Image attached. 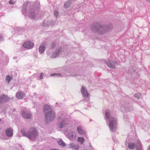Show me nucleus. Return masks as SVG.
Wrapping results in <instances>:
<instances>
[{
  "mask_svg": "<svg viewBox=\"0 0 150 150\" xmlns=\"http://www.w3.org/2000/svg\"><path fill=\"white\" fill-rule=\"evenodd\" d=\"M58 104V103H56V105H57Z\"/></svg>",
  "mask_w": 150,
  "mask_h": 150,
  "instance_id": "obj_33",
  "label": "nucleus"
},
{
  "mask_svg": "<svg viewBox=\"0 0 150 150\" xmlns=\"http://www.w3.org/2000/svg\"><path fill=\"white\" fill-rule=\"evenodd\" d=\"M57 143L60 146L64 147L66 146L65 143L63 141L62 139H59L57 141Z\"/></svg>",
  "mask_w": 150,
  "mask_h": 150,
  "instance_id": "obj_13",
  "label": "nucleus"
},
{
  "mask_svg": "<svg viewBox=\"0 0 150 150\" xmlns=\"http://www.w3.org/2000/svg\"><path fill=\"white\" fill-rule=\"evenodd\" d=\"M1 121V119H0V122Z\"/></svg>",
  "mask_w": 150,
  "mask_h": 150,
  "instance_id": "obj_34",
  "label": "nucleus"
},
{
  "mask_svg": "<svg viewBox=\"0 0 150 150\" xmlns=\"http://www.w3.org/2000/svg\"><path fill=\"white\" fill-rule=\"evenodd\" d=\"M43 74L42 73H41L40 74V75L39 76L40 79H42L43 78Z\"/></svg>",
  "mask_w": 150,
  "mask_h": 150,
  "instance_id": "obj_27",
  "label": "nucleus"
},
{
  "mask_svg": "<svg viewBox=\"0 0 150 150\" xmlns=\"http://www.w3.org/2000/svg\"><path fill=\"white\" fill-rule=\"evenodd\" d=\"M148 1H149V2H150V0Z\"/></svg>",
  "mask_w": 150,
  "mask_h": 150,
  "instance_id": "obj_35",
  "label": "nucleus"
},
{
  "mask_svg": "<svg viewBox=\"0 0 150 150\" xmlns=\"http://www.w3.org/2000/svg\"><path fill=\"white\" fill-rule=\"evenodd\" d=\"M21 115L22 117L25 119L30 120L31 118V115L28 112L23 111L21 112Z\"/></svg>",
  "mask_w": 150,
  "mask_h": 150,
  "instance_id": "obj_6",
  "label": "nucleus"
},
{
  "mask_svg": "<svg viewBox=\"0 0 150 150\" xmlns=\"http://www.w3.org/2000/svg\"><path fill=\"white\" fill-rule=\"evenodd\" d=\"M148 150H150V145L149 146Z\"/></svg>",
  "mask_w": 150,
  "mask_h": 150,
  "instance_id": "obj_30",
  "label": "nucleus"
},
{
  "mask_svg": "<svg viewBox=\"0 0 150 150\" xmlns=\"http://www.w3.org/2000/svg\"><path fill=\"white\" fill-rule=\"evenodd\" d=\"M79 146L78 145H75L74 147V149L76 150H79Z\"/></svg>",
  "mask_w": 150,
  "mask_h": 150,
  "instance_id": "obj_24",
  "label": "nucleus"
},
{
  "mask_svg": "<svg viewBox=\"0 0 150 150\" xmlns=\"http://www.w3.org/2000/svg\"><path fill=\"white\" fill-rule=\"evenodd\" d=\"M6 134L8 137H11L13 135V130L11 128H8L6 131Z\"/></svg>",
  "mask_w": 150,
  "mask_h": 150,
  "instance_id": "obj_10",
  "label": "nucleus"
},
{
  "mask_svg": "<svg viewBox=\"0 0 150 150\" xmlns=\"http://www.w3.org/2000/svg\"><path fill=\"white\" fill-rule=\"evenodd\" d=\"M56 74H52L51 75V76H53V75H56Z\"/></svg>",
  "mask_w": 150,
  "mask_h": 150,
  "instance_id": "obj_29",
  "label": "nucleus"
},
{
  "mask_svg": "<svg viewBox=\"0 0 150 150\" xmlns=\"http://www.w3.org/2000/svg\"><path fill=\"white\" fill-rule=\"evenodd\" d=\"M71 3L69 2H67L64 5V6L65 8H67L70 5Z\"/></svg>",
  "mask_w": 150,
  "mask_h": 150,
  "instance_id": "obj_21",
  "label": "nucleus"
},
{
  "mask_svg": "<svg viewBox=\"0 0 150 150\" xmlns=\"http://www.w3.org/2000/svg\"><path fill=\"white\" fill-rule=\"evenodd\" d=\"M16 96L18 99H21L25 96V94H16Z\"/></svg>",
  "mask_w": 150,
  "mask_h": 150,
  "instance_id": "obj_15",
  "label": "nucleus"
},
{
  "mask_svg": "<svg viewBox=\"0 0 150 150\" xmlns=\"http://www.w3.org/2000/svg\"><path fill=\"white\" fill-rule=\"evenodd\" d=\"M67 124L66 118L59 117V119L58 126L60 128L65 127Z\"/></svg>",
  "mask_w": 150,
  "mask_h": 150,
  "instance_id": "obj_4",
  "label": "nucleus"
},
{
  "mask_svg": "<svg viewBox=\"0 0 150 150\" xmlns=\"http://www.w3.org/2000/svg\"><path fill=\"white\" fill-rule=\"evenodd\" d=\"M99 26V24L98 23L92 24L90 26V28L94 31H97Z\"/></svg>",
  "mask_w": 150,
  "mask_h": 150,
  "instance_id": "obj_11",
  "label": "nucleus"
},
{
  "mask_svg": "<svg viewBox=\"0 0 150 150\" xmlns=\"http://www.w3.org/2000/svg\"><path fill=\"white\" fill-rule=\"evenodd\" d=\"M10 99V98L6 94L1 95L0 96V104L6 102Z\"/></svg>",
  "mask_w": 150,
  "mask_h": 150,
  "instance_id": "obj_5",
  "label": "nucleus"
},
{
  "mask_svg": "<svg viewBox=\"0 0 150 150\" xmlns=\"http://www.w3.org/2000/svg\"><path fill=\"white\" fill-rule=\"evenodd\" d=\"M45 117L47 122L53 121L55 118V112L48 105H46L44 107Z\"/></svg>",
  "mask_w": 150,
  "mask_h": 150,
  "instance_id": "obj_1",
  "label": "nucleus"
},
{
  "mask_svg": "<svg viewBox=\"0 0 150 150\" xmlns=\"http://www.w3.org/2000/svg\"><path fill=\"white\" fill-rule=\"evenodd\" d=\"M137 147V149L138 148L139 149H140L142 150V149L141 148L142 144L139 141H137V144L136 145H135Z\"/></svg>",
  "mask_w": 150,
  "mask_h": 150,
  "instance_id": "obj_14",
  "label": "nucleus"
},
{
  "mask_svg": "<svg viewBox=\"0 0 150 150\" xmlns=\"http://www.w3.org/2000/svg\"><path fill=\"white\" fill-rule=\"evenodd\" d=\"M81 92L82 94H86L87 91L86 89L83 87H82Z\"/></svg>",
  "mask_w": 150,
  "mask_h": 150,
  "instance_id": "obj_20",
  "label": "nucleus"
},
{
  "mask_svg": "<svg viewBox=\"0 0 150 150\" xmlns=\"http://www.w3.org/2000/svg\"><path fill=\"white\" fill-rule=\"evenodd\" d=\"M21 132L23 136L32 140H34L36 139L38 134L37 130L33 127L30 128L28 132L21 130Z\"/></svg>",
  "mask_w": 150,
  "mask_h": 150,
  "instance_id": "obj_3",
  "label": "nucleus"
},
{
  "mask_svg": "<svg viewBox=\"0 0 150 150\" xmlns=\"http://www.w3.org/2000/svg\"><path fill=\"white\" fill-rule=\"evenodd\" d=\"M54 57H55H55L54 56Z\"/></svg>",
  "mask_w": 150,
  "mask_h": 150,
  "instance_id": "obj_36",
  "label": "nucleus"
},
{
  "mask_svg": "<svg viewBox=\"0 0 150 150\" xmlns=\"http://www.w3.org/2000/svg\"><path fill=\"white\" fill-rule=\"evenodd\" d=\"M105 62L108 66L111 68H115L116 65L117 64L116 62H111L110 60L106 61Z\"/></svg>",
  "mask_w": 150,
  "mask_h": 150,
  "instance_id": "obj_8",
  "label": "nucleus"
},
{
  "mask_svg": "<svg viewBox=\"0 0 150 150\" xmlns=\"http://www.w3.org/2000/svg\"><path fill=\"white\" fill-rule=\"evenodd\" d=\"M137 150H141L140 149H139L138 148H137Z\"/></svg>",
  "mask_w": 150,
  "mask_h": 150,
  "instance_id": "obj_32",
  "label": "nucleus"
},
{
  "mask_svg": "<svg viewBox=\"0 0 150 150\" xmlns=\"http://www.w3.org/2000/svg\"><path fill=\"white\" fill-rule=\"evenodd\" d=\"M53 47H54L55 46V44L54 43H53Z\"/></svg>",
  "mask_w": 150,
  "mask_h": 150,
  "instance_id": "obj_31",
  "label": "nucleus"
},
{
  "mask_svg": "<svg viewBox=\"0 0 150 150\" xmlns=\"http://www.w3.org/2000/svg\"><path fill=\"white\" fill-rule=\"evenodd\" d=\"M128 145L129 148L131 149H134L136 146L135 145L132 143H129Z\"/></svg>",
  "mask_w": 150,
  "mask_h": 150,
  "instance_id": "obj_16",
  "label": "nucleus"
},
{
  "mask_svg": "<svg viewBox=\"0 0 150 150\" xmlns=\"http://www.w3.org/2000/svg\"><path fill=\"white\" fill-rule=\"evenodd\" d=\"M12 78L9 75H8L6 77V81L8 83H9L10 81L11 80Z\"/></svg>",
  "mask_w": 150,
  "mask_h": 150,
  "instance_id": "obj_17",
  "label": "nucleus"
},
{
  "mask_svg": "<svg viewBox=\"0 0 150 150\" xmlns=\"http://www.w3.org/2000/svg\"><path fill=\"white\" fill-rule=\"evenodd\" d=\"M76 134L75 132H71L67 135V137L70 140H73L75 139Z\"/></svg>",
  "mask_w": 150,
  "mask_h": 150,
  "instance_id": "obj_9",
  "label": "nucleus"
},
{
  "mask_svg": "<svg viewBox=\"0 0 150 150\" xmlns=\"http://www.w3.org/2000/svg\"><path fill=\"white\" fill-rule=\"evenodd\" d=\"M134 96L136 98H137V99H139L141 96L140 94H134Z\"/></svg>",
  "mask_w": 150,
  "mask_h": 150,
  "instance_id": "obj_23",
  "label": "nucleus"
},
{
  "mask_svg": "<svg viewBox=\"0 0 150 150\" xmlns=\"http://www.w3.org/2000/svg\"><path fill=\"white\" fill-rule=\"evenodd\" d=\"M75 145L73 143L70 144H69V147L70 148H73L74 147Z\"/></svg>",
  "mask_w": 150,
  "mask_h": 150,
  "instance_id": "obj_25",
  "label": "nucleus"
},
{
  "mask_svg": "<svg viewBox=\"0 0 150 150\" xmlns=\"http://www.w3.org/2000/svg\"><path fill=\"white\" fill-rule=\"evenodd\" d=\"M45 50V47L44 46H40L39 48V52L40 53H42Z\"/></svg>",
  "mask_w": 150,
  "mask_h": 150,
  "instance_id": "obj_18",
  "label": "nucleus"
},
{
  "mask_svg": "<svg viewBox=\"0 0 150 150\" xmlns=\"http://www.w3.org/2000/svg\"><path fill=\"white\" fill-rule=\"evenodd\" d=\"M84 141V139L83 138L81 137H79L78 139V141L79 142H80L81 144H82L83 142Z\"/></svg>",
  "mask_w": 150,
  "mask_h": 150,
  "instance_id": "obj_19",
  "label": "nucleus"
},
{
  "mask_svg": "<svg viewBox=\"0 0 150 150\" xmlns=\"http://www.w3.org/2000/svg\"><path fill=\"white\" fill-rule=\"evenodd\" d=\"M77 130L78 133L84 135L85 134V132L83 130V129L82 127L81 126H79L77 128Z\"/></svg>",
  "mask_w": 150,
  "mask_h": 150,
  "instance_id": "obj_12",
  "label": "nucleus"
},
{
  "mask_svg": "<svg viewBox=\"0 0 150 150\" xmlns=\"http://www.w3.org/2000/svg\"><path fill=\"white\" fill-rule=\"evenodd\" d=\"M59 13L57 11H55L54 12V14L56 16H57L58 15Z\"/></svg>",
  "mask_w": 150,
  "mask_h": 150,
  "instance_id": "obj_26",
  "label": "nucleus"
},
{
  "mask_svg": "<svg viewBox=\"0 0 150 150\" xmlns=\"http://www.w3.org/2000/svg\"><path fill=\"white\" fill-rule=\"evenodd\" d=\"M83 96L84 98V99H88L89 98V94H83Z\"/></svg>",
  "mask_w": 150,
  "mask_h": 150,
  "instance_id": "obj_22",
  "label": "nucleus"
},
{
  "mask_svg": "<svg viewBox=\"0 0 150 150\" xmlns=\"http://www.w3.org/2000/svg\"><path fill=\"white\" fill-rule=\"evenodd\" d=\"M34 45V44L33 43L30 41H27L23 44V46L24 48L30 49L33 47Z\"/></svg>",
  "mask_w": 150,
  "mask_h": 150,
  "instance_id": "obj_7",
  "label": "nucleus"
},
{
  "mask_svg": "<svg viewBox=\"0 0 150 150\" xmlns=\"http://www.w3.org/2000/svg\"><path fill=\"white\" fill-rule=\"evenodd\" d=\"M105 117L107 122H109L108 126L110 131L115 132L116 129L117 124L116 119L111 117L109 111H106L105 112Z\"/></svg>",
  "mask_w": 150,
  "mask_h": 150,
  "instance_id": "obj_2",
  "label": "nucleus"
},
{
  "mask_svg": "<svg viewBox=\"0 0 150 150\" xmlns=\"http://www.w3.org/2000/svg\"><path fill=\"white\" fill-rule=\"evenodd\" d=\"M9 4H13V1H12V0H10L9 2Z\"/></svg>",
  "mask_w": 150,
  "mask_h": 150,
  "instance_id": "obj_28",
  "label": "nucleus"
}]
</instances>
